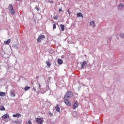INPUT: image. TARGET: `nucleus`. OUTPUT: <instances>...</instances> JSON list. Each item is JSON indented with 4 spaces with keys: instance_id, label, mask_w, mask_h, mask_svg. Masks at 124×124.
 Returning a JSON list of instances; mask_svg holds the SVG:
<instances>
[{
    "instance_id": "cd10ccee",
    "label": "nucleus",
    "mask_w": 124,
    "mask_h": 124,
    "mask_svg": "<svg viewBox=\"0 0 124 124\" xmlns=\"http://www.w3.org/2000/svg\"><path fill=\"white\" fill-rule=\"evenodd\" d=\"M54 19L55 20H56V19H58V18L57 17V16H54Z\"/></svg>"
},
{
    "instance_id": "39448f33",
    "label": "nucleus",
    "mask_w": 124,
    "mask_h": 124,
    "mask_svg": "<svg viewBox=\"0 0 124 124\" xmlns=\"http://www.w3.org/2000/svg\"><path fill=\"white\" fill-rule=\"evenodd\" d=\"M64 102L66 104V105H67L68 106H71V102H70V101H69V100H68L66 99H65V100H64Z\"/></svg>"
},
{
    "instance_id": "72a5a7b5",
    "label": "nucleus",
    "mask_w": 124,
    "mask_h": 124,
    "mask_svg": "<svg viewBox=\"0 0 124 124\" xmlns=\"http://www.w3.org/2000/svg\"><path fill=\"white\" fill-rule=\"evenodd\" d=\"M34 91H35V89H34Z\"/></svg>"
},
{
    "instance_id": "a878e982",
    "label": "nucleus",
    "mask_w": 124,
    "mask_h": 124,
    "mask_svg": "<svg viewBox=\"0 0 124 124\" xmlns=\"http://www.w3.org/2000/svg\"><path fill=\"white\" fill-rule=\"evenodd\" d=\"M28 124H32L31 122V120H29L28 121Z\"/></svg>"
},
{
    "instance_id": "a211bd4d",
    "label": "nucleus",
    "mask_w": 124,
    "mask_h": 124,
    "mask_svg": "<svg viewBox=\"0 0 124 124\" xmlns=\"http://www.w3.org/2000/svg\"><path fill=\"white\" fill-rule=\"evenodd\" d=\"M0 110H1V111H4V110H5V108H4V107L2 106L0 107Z\"/></svg>"
},
{
    "instance_id": "412c9836",
    "label": "nucleus",
    "mask_w": 124,
    "mask_h": 124,
    "mask_svg": "<svg viewBox=\"0 0 124 124\" xmlns=\"http://www.w3.org/2000/svg\"><path fill=\"white\" fill-rule=\"evenodd\" d=\"M119 7H121V8L124 7V5H123L122 3H120L119 5Z\"/></svg>"
},
{
    "instance_id": "0eeeda50",
    "label": "nucleus",
    "mask_w": 124,
    "mask_h": 124,
    "mask_svg": "<svg viewBox=\"0 0 124 124\" xmlns=\"http://www.w3.org/2000/svg\"><path fill=\"white\" fill-rule=\"evenodd\" d=\"M78 106H79V104H78V102H75L74 104L73 109H76V108H77L78 107Z\"/></svg>"
},
{
    "instance_id": "ddd939ff",
    "label": "nucleus",
    "mask_w": 124,
    "mask_h": 124,
    "mask_svg": "<svg viewBox=\"0 0 124 124\" xmlns=\"http://www.w3.org/2000/svg\"><path fill=\"white\" fill-rule=\"evenodd\" d=\"M11 96L15 97V96H16V93H15V92H11L10 93Z\"/></svg>"
},
{
    "instance_id": "2f4dec72",
    "label": "nucleus",
    "mask_w": 124,
    "mask_h": 124,
    "mask_svg": "<svg viewBox=\"0 0 124 124\" xmlns=\"http://www.w3.org/2000/svg\"><path fill=\"white\" fill-rule=\"evenodd\" d=\"M108 41H111V39H109Z\"/></svg>"
},
{
    "instance_id": "6ab92c4d",
    "label": "nucleus",
    "mask_w": 124,
    "mask_h": 124,
    "mask_svg": "<svg viewBox=\"0 0 124 124\" xmlns=\"http://www.w3.org/2000/svg\"><path fill=\"white\" fill-rule=\"evenodd\" d=\"M30 88H31L30 87L26 86V87H25L24 90H25V91H29V90Z\"/></svg>"
},
{
    "instance_id": "473e14b6",
    "label": "nucleus",
    "mask_w": 124,
    "mask_h": 124,
    "mask_svg": "<svg viewBox=\"0 0 124 124\" xmlns=\"http://www.w3.org/2000/svg\"><path fill=\"white\" fill-rule=\"evenodd\" d=\"M37 11H39V9H37Z\"/></svg>"
},
{
    "instance_id": "dca6fc26",
    "label": "nucleus",
    "mask_w": 124,
    "mask_h": 124,
    "mask_svg": "<svg viewBox=\"0 0 124 124\" xmlns=\"http://www.w3.org/2000/svg\"><path fill=\"white\" fill-rule=\"evenodd\" d=\"M77 15V17H81V18H83V14L81 13H78Z\"/></svg>"
},
{
    "instance_id": "4be33fe9",
    "label": "nucleus",
    "mask_w": 124,
    "mask_h": 124,
    "mask_svg": "<svg viewBox=\"0 0 124 124\" xmlns=\"http://www.w3.org/2000/svg\"><path fill=\"white\" fill-rule=\"evenodd\" d=\"M82 64H83V65H85V64H87V62L84 61V62H83V63H82Z\"/></svg>"
},
{
    "instance_id": "6e6552de",
    "label": "nucleus",
    "mask_w": 124,
    "mask_h": 124,
    "mask_svg": "<svg viewBox=\"0 0 124 124\" xmlns=\"http://www.w3.org/2000/svg\"><path fill=\"white\" fill-rule=\"evenodd\" d=\"M56 110L59 113H60V110L61 109L60 108V105L59 104L57 105V106L55 107Z\"/></svg>"
},
{
    "instance_id": "4468645a",
    "label": "nucleus",
    "mask_w": 124,
    "mask_h": 124,
    "mask_svg": "<svg viewBox=\"0 0 124 124\" xmlns=\"http://www.w3.org/2000/svg\"><path fill=\"white\" fill-rule=\"evenodd\" d=\"M46 63L47 66H48V68L51 66V62H50V61H46Z\"/></svg>"
},
{
    "instance_id": "423d86ee",
    "label": "nucleus",
    "mask_w": 124,
    "mask_h": 124,
    "mask_svg": "<svg viewBox=\"0 0 124 124\" xmlns=\"http://www.w3.org/2000/svg\"><path fill=\"white\" fill-rule=\"evenodd\" d=\"M13 117L14 118H21V117H22V115L20 113H16V114H14Z\"/></svg>"
},
{
    "instance_id": "f03ea898",
    "label": "nucleus",
    "mask_w": 124,
    "mask_h": 124,
    "mask_svg": "<svg viewBox=\"0 0 124 124\" xmlns=\"http://www.w3.org/2000/svg\"><path fill=\"white\" fill-rule=\"evenodd\" d=\"M9 10L10 13H11L12 15H14V14H15V11L13 9V5H12V4H10L9 5Z\"/></svg>"
},
{
    "instance_id": "9b49d317",
    "label": "nucleus",
    "mask_w": 124,
    "mask_h": 124,
    "mask_svg": "<svg viewBox=\"0 0 124 124\" xmlns=\"http://www.w3.org/2000/svg\"><path fill=\"white\" fill-rule=\"evenodd\" d=\"M10 42H11V40L9 39L7 41H4V43H5V44L8 45L9 43H10Z\"/></svg>"
},
{
    "instance_id": "f257e3e1",
    "label": "nucleus",
    "mask_w": 124,
    "mask_h": 124,
    "mask_svg": "<svg viewBox=\"0 0 124 124\" xmlns=\"http://www.w3.org/2000/svg\"><path fill=\"white\" fill-rule=\"evenodd\" d=\"M73 95V93H72L71 91H68L65 95L64 98V99L66 98H70L71 97H72Z\"/></svg>"
},
{
    "instance_id": "aec40b11",
    "label": "nucleus",
    "mask_w": 124,
    "mask_h": 124,
    "mask_svg": "<svg viewBox=\"0 0 124 124\" xmlns=\"http://www.w3.org/2000/svg\"><path fill=\"white\" fill-rule=\"evenodd\" d=\"M120 36L122 38H124V33H121V34H120Z\"/></svg>"
},
{
    "instance_id": "1a4fd4ad",
    "label": "nucleus",
    "mask_w": 124,
    "mask_h": 124,
    "mask_svg": "<svg viewBox=\"0 0 124 124\" xmlns=\"http://www.w3.org/2000/svg\"><path fill=\"white\" fill-rule=\"evenodd\" d=\"M2 118L3 119H9V115H8L7 114H5L2 116Z\"/></svg>"
},
{
    "instance_id": "393cba45",
    "label": "nucleus",
    "mask_w": 124,
    "mask_h": 124,
    "mask_svg": "<svg viewBox=\"0 0 124 124\" xmlns=\"http://www.w3.org/2000/svg\"><path fill=\"white\" fill-rule=\"evenodd\" d=\"M49 114L50 116V117H52V116H53V113H52L51 112H49Z\"/></svg>"
},
{
    "instance_id": "2eb2a0df",
    "label": "nucleus",
    "mask_w": 124,
    "mask_h": 124,
    "mask_svg": "<svg viewBox=\"0 0 124 124\" xmlns=\"http://www.w3.org/2000/svg\"><path fill=\"white\" fill-rule=\"evenodd\" d=\"M90 25L92 27H95V24H94V21H93L90 22Z\"/></svg>"
},
{
    "instance_id": "5701e85b",
    "label": "nucleus",
    "mask_w": 124,
    "mask_h": 124,
    "mask_svg": "<svg viewBox=\"0 0 124 124\" xmlns=\"http://www.w3.org/2000/svg\"><path fill=\"white\" fill-rule=\"evenodd\" d=\"M53 29L54 30H55L56 29V24H54L53 25Z\"/></svg>"
},
{
    "instance_id": "9d476101",
    "label": "nucleus",
    "mask_w": 124,
    "mask_h": 124,
    "mask_svg": "<svg viewBox=\"0 0 124 124\" xmlns=\"http://www.w3.org/2000/svg\"><path fill=\"white\" fill-rule=\"evenodd\" d=\"M60 28H61V31H64V25L63 24H61Z\"/></svg>"
},
{
    "instance_id": "f8f14e48",
    "label": "nucleus",
    "mask_w": 124,
    "mask_h": 124,
    "mask_svg": "<svg viewBox=\"0 0 124 124\" xmlns=\"http://www.w3.org/2000/svg\"><path fill=\"white\" fill-rule=\"evenodd\" d=\"M57 62H58L59 64H62V62H63V61H62V59H58L57 61Z\"/></svg>"
},
{
    "instance_id": "c756f323",
    "label": "nucleus",
    "mask_w": 124,
    "mask_h": 124,
    "mask_svg": "<svg viewBox=\"0 0 124 124\" xmlns=\"http://www.w3.org/2000/svg\"><path fill=\"white\" fill-rule=\"evenodd\" d=\"M49 2H50V3H53V1H49Z\"/></svg>"
},
{
    "instance_id": "bb28decb",
    "label": "nucleus",
    "mask_w": 124,
    "mask_h": 124,
    "mask_svg": "<svg viewBox=\"0 0 124 124\" xmlns=\"http://www.w3.org/2000/svg\"><path fill=\"white\" fill-rule=\"evenodd\" d=\"M67 12L68 13L69 15H70V12L69 11V9L68 10Z\"/></svg>"
},
{
    "instance_id": "c85d7f7f",
    "label": "nucleus",
    "mask_w": 124,
    "mask_h": 124,
    "mask_svg": "<svg viewBox=\"0 0 124 124\" xmlns=\"http://www.w3.org/2000/svg\"><path fill=\"white\" fill-rule=\"evenodd\" d=\"M61 11H62V9H59V12H61Z\"/></svg>"
},
{
    "instance_id": "b1692460",
    "label": "nucleus",
    "mask_w": 124,
    "mask_h": 124,
    "mask_svg": "<svg viewBox=\"0 0 124 124\" xmlns=\"http://www.w3.org/2000/svg\"><path fill=\"white\" fill-rule=\"evenodd\" d=\"M81 69H84V65L83 64H81Z\"/></svg>"
},
{
    "instance_id": "7c9ffc66",
    "label": "nucleus",
    "mask_w": 124,
    "mask_h": 124,
    "mask_svg": "<svg viewBox=\"0 0 124 124\" xmlns=\"http://www.w3.org/2000/svg\"><path fill=\"white\" fill-rule=\"evenodd\" d=\"M39 88L41 87V85H40V84H39Z\"/></svg>"
},
{
    "instance_id": "f3484780",
    "label": "nucleus",
    "mask_w": 124,
    "mask_h": 124,
    "mask_svg": "<svg viewBox=\"0 0 124 124\" xmlns=\"http://www.w3.org/2000/svg\"><path fill=\"white\" fill-rule=\"evenodd\" d=\"M5 95V93L4 92H0V96H4Z\"/></svg>"
},
{
    "instance_id": "7ed1b4c3",
    "label": "nucleus",
    "mask_w": 124,
    "mask_h": 124,
    "mask_svg": "<svg viewBox=\"0 0 124 124\" xmlns=\"http://www.w3.org/2000/svg\"><path fill=\"white\" fill-rule=\"evenodd\" d=\"M45 38V36L44 35H41L39 36L38 39H37V41L38 43L41 42V40H43Z\"/></svg>"
},
{
    "instance_id": "f704fd0d",
    "label": "nucleus",
    "mask_w": 124,
    "mask_h": 124,
    "mask_svg": "<svg viewBox=\"0 0 124 124\" xmlns=\"http://www.w3.org/2000/svg\"><path fill=\"white\" fill-rule=\"evenodd\" d=\"M34 91H35V89H34Z\"/></svg>"
},
{
    "instance_id": "20e7f679",
    "label": "nucleus",
    "mask_w": 124,
    "mask_h": 124,
    "mask_svg": "<svg viewBox=\"0 0 124 124\" xmlns=\"http://www.w3.org/2000/svg\"><path fill=\"white\" fill-rule=\"evenodd\" d=\"M36 123L38 124H43V119L42 118H36L35 119Z\"/></svg>"
}]
</instances>
